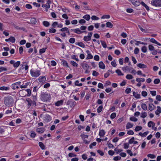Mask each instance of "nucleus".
I'll use <instances>...</instances> for the list:
<instances>
[{"mask_svg": "<svg viewBox=\"0 0 161 161\" xmlns=\"http://www.w3.org/2000/svg\"><path fill=\"white\" fill-rule=\"evenodd\" d=\"M14 103V100L12 97L8 96L4 98V103L8 106H12Z\"/></svg>", "mask_w": 161, "mask_h": 161, "instance_id": "nucleus-1", "label": "nucleus"}, {"mask_svg": "<svg viewBox=\"0 0 161 161\" xmlns=\"http://www.w3.org/2000/svg\"><path fill=\"white\" fill-rule=\"evenodd\" d=\"M41 100L44 102H47L50 100L51 96L47 92H42L40 96Z\"/></svg>", "mask_w": 161, "mask_h": 161, "instance_id": "nucleus-2", "label": "nucleus"}, {"mask_svg": "<svg viewBox=\"0 0 161 161\" xmlns=\"http://www.w3.org/2000/svg\"><path fill=\"white\" fill-rule=\"evenodd\" d=\"M19 94L22 97L26 96L30 97L31 94V90L30 89L21 90L19 91Z\"/></svg>", "mask_w": 161, "mask_h": 161, "instance_id": "nucleus-3", "label": "nucleus"}, {"mask_svg": "<svg viewBox=\"0 0 161 161\" xmlns=\"http://www.w3.org/2000/svg\"><path fill=\"white\" fill-rule=\"evenodd\" d=\"M31 75L32 76L34 77H37L39 76L41 74V71L40 70H36L33 71L31 69L30 71Z\"/></svg>", "mask_w": 161, "mask_h": 161, "instance_id": "nucleus-4", "label": "nucleus"}, {"mask_svg": "<svg viewBox=\"0 0 161 161\" xmlns=\"http://www.w3.org/2000/svg\"><path fill=\"white\" fill-rule=\"evenodd\" d=\"M151 4L155 7H160L161 6V0H152Z\"/></svg>", "mask_w": 161, "mask_h": 161, "instance_id": "nucleus-5", "label": "nucleus"}, {"mask_svg": "<svg viewBox=\"0 0 161 161\" xmlns=\"http://www.w3.org/2000/svg\"><path fill=\"white\" fill-rule=\"evenodd\" d=\"M9 63L11 64H13V66L16 68H18L20 64V61H17V62H15L14 60H10L9 61Z\"/></svg>", "mask_w": 161, "mask_h": 161, "instance_id": "nucleus-6", "label": "nucleus"}, {"mask_svg": "<svg viewBox=\"0 0 161 161\" xmlns=\"http://www.w3.org/2000/svg\"><path fill=\"white\" fill-rule=\"evenodd\" d=\"M92 35V32H89L87 36H85L84 37L83 40L86 42L91 40Z\"/></svg>", "mask_w": 161, "mask_h": 161, "instance_id": "nucleus-7", "label": "nucleus"}, {"mask_svg": "<svg viewBox=\"0 0 161 161\" xmlns=\"http://www.w3.org/2000/svg\"><path fill=\"white\" fill-rule=\"evenodd\" d=\"M26 101L28 103V108H30L31 106L36 105V103L35 100L32 101L30 98H28L26 100Z\"/></svg>", "mask_w": 161, "mask_h": 161, "instance_id": "nucleus-8", "label": "nucleus"}, {"mask_svg": "<svg viewBox=\"0 0 161 161\" xmlns=\"http://www.w3.org/2000/svg\"><path fill=\"white\" fill-rule=\"evenodd\" d=\"M80 136L81 137V138L83 140V142L86 144H89L90 141H88L86 140H85L86 138H87L88 137V136L87 135H85L84 134H81L80 135Z\"/></svg>", "mask_w": 161, "mask_h": 161, "instance_id": "nucleus-9", "label": "nucleus"}, {"mask_svg": "<svg viewBox=\"0 0 161 161\" xmlns=\"http://www.w3.org/2000/svg\"><path fill=\"white\" fill-rule=\"evenodd\" d=\"M44 121L46 123L52 120V118L49 114H46L44 118Z\"/></svg>", "mask_w": 161, "mask_h": 161, "instance_id": "nucleus-10", "label": "nucleus"}, {"mask_svg": "<svg viewBox=\"0 0 161 161\" xmlns=\"http://www.w3.org/2000/svg\"><path fill=\"white\" fill-rule=\"evenodd\" d=\"M21 84V82L18 81L14 84H12V87L13 89L14 90H15L16 89H18L19 88V87L18 86V85H19L20 86Z\"/></svg>", "mask_w": 161, "mask_h": 161, "instance_id": "nucleus-11", "label": "nucleus"}, {"mask_svg": "<svg viewBox=\"0 0 161 161\" xmlns=\"http://www.w3.org/2000/svg\"><path fill=\"white\" fill-rule=\"evenodd\" d=\"M38 80L40 83H44L46 81V78L45 76H42L38 78Z\"/></svg>", "mask_w": 161, "mask_h": 161, "instance_id": "nucleus-12", "label": "nucleus"}, {"mask_svg": "<svg viewBox=\"0 0 161 161\" xmlns=\"http://www.w3.org/2000/svg\"><path fill=\"white\" fill-rule=\"evenodd\" d=\"M67 103L68 105L70 104L71 107H74L76 105V102L72 100H69Z\"/></svg>", "mask_w": 161, "mask_h": 161, "instance_id": "nucleus-13", "label": "nucleus"}, {"mask_svg": "<svg viewBox=\"0 0 161 161\" xmlns=\"http://www.w3.org/2000/svg\"><path fill=\"white\" fill-rule=\"evenodd\" d=\"M5 41L6 42H10L12 43H14L15 42V39L14 37L13 36H11L8 39H6Z\"/></svg>", "mask_w": 161, "mask_h": 161, "instance_id": "nucleus-14", "label": "nucleus"}, {"mask_svg": "<svg viewBox=\"0 0 161 161\" xmlns=\"http://www.w3.org/2000/svg\"><path fill=\"white\" fill-rule=\"evenodd\" d=\"M51 3V1L50 0H48L47 1V3L46 4H43L42 5V7L43 8L46 7L47 8H49L50 6V4Z\"/></svg>", "mask_w": 161, "mask_h": 161, "instance_id": "nucleus-15", "label": "nucleus"}, {"mask_svg": "<svg viewBox=\"0 0 161 161\" xmlns=\"http://www.w3.org/2000/svg\"><path fill=\"white\" fill-rule=\"evenodd\" d=\"M31 84L30 82H28L25 83H23V85H21L20 87L21 88H26L29 85Z\"/></svg>", "mask_w": 161, "mask_h": 161, "instance_id": "nucleus-16", "label": "nucleus"}, {"mask_svg": "<svg viewBox=\"0 0 161 161\" xmlns=\"http://www.w3.org/2000/svg\"><path fill=\"white\" fill-rule=\"evenodd\" d=\"M86 52L87 54V57L86 58V59H91L93 58V56L91 54L89 50H87Z\"/></svg>", "mask_w": 161, "mask_h": 161, "instance_id": "nucleus-17", "label": "nucleus"}, {"mask_svg": "<svg viewBox=\"0 0 161 161\" xmlns=\"http://www.w3.org/2000/svg\"><path fill=\"white\" fill-rule=\"evenodd\" d=\"M150 41L151 42H152L154 43H155V44H156L158 46H161V44L160 43H159L157 41H156L154 38H152L150 40Z\"/></svg>", "mask_w": 161, "mask_h": 161, "instance_id": "nucleus-18", "label": "nucleus"}, {"mask_svg": "<svg viewBox=\"0 0 161 161\" xmlns=\"http://www.w3.org/2000/svg\"><path fill=\"white\" fill-rule=\"evenodd\" d=\"M45 129L42 127L38 128L36 130V131L37 132L41 134L43 133Z\"/></svg>", "mask_w": 161, "mask_h": 161, "instance_id": "nucleus-19", "label": "nucleus"}, {"mask_svg": "<svg viewBox=\"0 0 161 161\" xmlns=\"http://www.w3.org/2000/svg\"><path fill=\"white\" fill-rule=\"evenodd\" d=\"M155 123L152 121H150L148 123V126L149 127H152L153 129H154V127L155 126Z\"/></svg>", "mask_w": 161, "mask_h": 161, "instance_id": "nucleus-20", "label": "nucleus"}, {"mask_svg": "<svg viewBox=\"0 0 161 161\" xmlns=\"http://www.w3.org/2000/svg\"><path fill=\"white\" fill-rule=\"evenodd\" d=\"M137 66L140 68L144 69L147 67V66L144 64L139 63L137 64Z\"/></svg>", "mask_w": 161, "mask_h": 161, "instance_id": "nucleus-21", "label": "nucleus"}, {"mask_svg": "<svg viewBox=\"0 0 161 161\" xmlns=\"http://www.w3.org/2000/svg\"><path fill=\"white\" fill-rule=\"evenodd\" d=\"M99 67L102 69H104L105 68V66L103 62L101 61L99 63Z\"/></svg>", "mask_w": 161, "mask_h": 161, "instance_id": "nucleus-22", "label": "nucleus"}, {"mask_svg": "<svg viewBox=\"0 0 161 161\" xmlns=\"http://www.w3.org/2000/svg\"><path fill=\"white\" fill-rule=\"evenodd\" d=\"M105 133V131L104 130H100L99 131V135L100 137H102L104 136Z\"/></svg>", "mask_w": 161, "mask_h": 161, "instance_id": "nucleus-23", "label": "nucleus"}, {"mask_svg": "<svg viewBox=\"0 0 161 161\" xmlns=\"http://www.w3.org/2000/svg\"><path fill=\"white\" fill-rule=\"evenodd\" d=\"M81 65L84 69H88L89 68V66L86 63H82L81 64Z\"/></svg>", "mask_w": 161, "mask_h": 161, "instance_id": "nucleus-24", "label": "nucleus"}, {"mask_svg": "<svg viewBox=\"0 0 161 161\" xmlns=\"http://www.w3.org/2000/svg\"><path fill=\"white\" fill-rule=\"evenodd\" d=\"M157 108V109L155 111V113L156 115H159V114L161 113V109L159 106H158Z\"/></svg>", "mask_w": 161, "mask_h": 161, "instance_id": "nucleus-25", "label": "nucleus"}, {"mask_svg": "<svg viewBox=\"0 0 161 161\" xmlns=\"http://www.w3.org/2000/svg\"><path fill=\"white\" fill-rule=\"evenodd\" d=\"M75 44L76 45H78L79 46L83 48L85 47V45L83 42H76Z\"/></svg>", "mask_w": 161, "mask_h": 161, "instance_id": "nucleus-26", "label": "nucleus"}, {"mask_svg": "<svg viewBox=\"0 0 161 161\" xmlns=\"http://www.w3.org/2000/svg\"><path fill=\"white\" fill-rule=\"evenodd\" d=\"M133 96L136 99H138L140 98V95L137 93L135 92H133Z\"/></svg>", "mask_w": 161, "mask_h": 161, "instance_id": "nucleus-27", "label": "nucleus"}, {"mask_svg": "<svg viewBox=\"0 0 161 161\" xmlns=\"http://www.w3.org/2000/svg\"><path fill=\"white\" fill-rule=\"evenodd\" d=\"M133 126V124H131L129 122L127 124L126 129H128L130 128H132Z\"/></svg>", "mask_w": 161, "mask_h": 161, "instance_id": "nucleus-28", "label": "nucleus"}, {"mask_svg": "<svg viewBox=\"0 0 161 161\" xmlns=\"http://www.w3.org/2000/svg\"><path fill=\"white\" fill-rule=\"evenodd\" d=\"M62 62L63 63V65L64 66H65L67 68L69 67L68 64L66 61L64 59H62Z\"/></svg>", "mask_w": 161, "mask_h": 161, "instance_id": "nucleus-29", "label": "nucleus"}, {"mask_svg": "<svg viewBox=\"0 0 161 161\" xmlns=\"http://www.w3.org/2000/svg\"><path fill=\"white\" fill-rule=\"evenodd\" d=\"M63 100H60L58 101L55 103V105L57 106H59L60 105H61L63 104Z\"/></svg>", "mask_w": 161, "mask_h": 161, "instance_id": "nucleus-30", "label": "nucleus"}, {"mask_svg": "<svg viewBox=\"0 0 161 161\" xmlns=\"http://www.w3.org/2000/svg\"><path fill=\"white\" fill-rule=\"evenodd\" d=\"M149 109L150 111H152L154 109L155 106L153 103H150L149 104Z\"/></svg>", "mask_w": 161, "mask_h": 161, "instance_id": "nucleus-31", "label": "nucleus"}, {"mask_svg": "<svg viewBox=\"0 0 161 161\" xmlns=\"http://www.w3.org/2000/svg\"><path fill=\"white\" fill-rule=\"evenodd\" d=\"M141 4L147 10L149 11V7L146 5L144 2H141Z\"/></svg>", "mask_w": 161, "mask_h": 161, "instance_id": "nucleus-32", "label": "nucleus"}, {"mask_svg": "<svg viewBox=\"0 0 161 161\" xmlns=\"http://www.w3.org/2000/svg\"><path fill=\"white\" fill-rule=\"evenodd\" d=\"M39 145L42 149L43 150L45 148V147L42 142H39Z\"/></svg>", "mask_w": 161, "mask_h": 161, "instance_id": "nucleus-33", "label": "nucleus"}, {"mask_svg": "<svg viewBox=\"0 0 161 161\" xmlns=\"http://www.w3.org/2000/svg\"><path fill=\"white\" fill-rule=\"evenodd\" d=\"M116 73L117 74V75L119 76L123 75L124 74L122 73L121 71L119 69H118L115 71Z\"/></svg>", "mask_w": 161, "mask_h": 161, "instance_id": "nucleus-34", "label": "nucleus"}, {"mask_svg": "<svg viewBox=\"0 0 161 161\" xmlns=\"http://www.w3.org/2000/svg\"><path fill=\"white\" fill-rule=\"evenodd\" d=\"M106 27L110 28H112L113 27V25L111 22H108L106 23Z\"/></svg>", "mask_w": 161, "mask_h": 161, "instance_id": "nucleus-35", "label": "nucleus"}, {"mask_svg": "<svg viewBox=\"0 0 161 161\" xmlns=\"http://www.w3.org/2000/svg\"><path fill=\"white\" fill-rule=\"evenodd\" d=\"M131 69L129 68L128 66H126L125 67H123L122 68V70L123 71H125V72L126 71H130V70Z\"/></svg>", "mask_w": 161, "mask_h": 161, "instance_id": "nucleus-36", "label": "nucleus"}, {"mask_svg": "<svg viewBox=\"0 0 161 161\" xmlns=\"http://www.w3.org/2000/svg\"><path fill=\"white\" fill-rule=\"evenodd\" d=\"M31 22L32 24H36L37 22L36 18H31Z\"/></svg>", "mask_w": 161, "mask_h": 161, "instance_id": "nucleus-37", "label": "nucleus"}, {"mask_svg": "<svg viewBox=\"0 0 161 161\" xmlns=\"http://www.w3.org/2000/svg\"><path fill=\"white\" fill-rule=\"evenodd\" d=\"M75 32L78 34H80L82 33V31H81L79 28H77L74 29Z\"/></svg>", "mask_w": 161, "mask_h": 161, "instance_id": "nucleus-38", "label": "nucleus"}, {"mask_svg": "<svg viewBox=\"0 0 161 161\" xmlns=\"http://www.w3.org/2000/svg\"><path fill=\"white\" fill-rule=\"evenodd\" d=\"M47 48V47H46L45 48H43L41 49H40L39 50V53L40 54H42L45 53L46 51V50Z\"/></svg>", "mask_w": 161, "mask_h": 161, "instance_id": "nucleus-39", "label": "nucleus"}, {"mask_svg": "<svg viewBox=\"0 0 161 161\" xmlns=\"http://www.w3.org/2000/svg\"><path fill=\"white\" fill-rule=\"evenodd\" d=\"M83 18L85 19L86 20H89L90 19V16L89 14H86L83 16Z\"/></svg>", "mask_w": 161, "mask_h": 161, "instance_id": "nucleus-40", "label": "nucleus"}, {"mask_svg": "<svg viewBox=\"0 0 161 161\" xmlns=\"http://www.w3.org/2000/svg\"><path fill=\"white\" fill-rule=\"evenodd\" d=\"M141 107L143 110L145 111L147 109V106L145 103H143L142 104Z\"/></svg>", "mask_w": 161, "mask_h": 161, "instance_id": "nucleus-41", "label": "nucleus"}, {"mask_svg": "<svg viewBox=\"0 0 161 161\" xmlns=\"http://www.w3.org/2000/svg\"><path fill=\"white\" fill-rule=\"evenodd\" d=\"M142 129V127L141 126H136L135 129V131L136 132L141 130Z\"/></svg>", "mask_w": 161, "mask_h": 161, "instance_id": "nucleus-42", "label": "nucleus"}, {"mask_svg": "<svg viewBox=\"0 0 161 161\" xmlns=\"http://www.w3.org/2000/svg\"><path fill=\"white\" fill-rule=\"evenodd\" d=\"M43 24L45 27H48L50 25L49 23L46 21L43 22Z\"/></svg>", "mask_w": 161, "mask_h": 161, "instance_id": "nucleus-43", "label": "nucleus"}, {"mask_svg": "<svg viewBox=\"0 0 161 161\" xmlns=\"http://www.w3.org/2000/svg\"><path fill=\"white\" fill-rule=\"evenodd\" d=\"M70 63L72 65L75 67H77L78 66V64L73 61H71L70 62Z\"/></svg>", "mask_w": 161, "mask_h": 161, "instance_id": "nucleus-44", "label": "nucleus"}, {"mask_svg": "<svg viewBox=\"0 0 161 161\" xmlns=\"http://www.w3.org/2000/svg\"><path fill=\"white\" fill-rule=\"evenodd\" d=\"M9 89V87H5L4 86H2L0 87V90H7Z\"/></svg>", "mask_w": 161, "mask_h": 161, "instance_id": "nucleus-45", "label": "nucleus"}, {"mask_svg": "<svg viewBox=\"0 0 161 161\" xmlns=\"http://www.w3.org/2000/svg\"><path fill=\"white\" fill-rule=\"evenodd\" d=\"M36 136V133L34 131H31L30 136L31 138H34Z\"/></svg>", "mask_w": 161, "mask_h": 161, "instance_id": "nucleus-46", "label": "nucleus"}, {"mask_svg": "<svg viewBox=\"0 0 161 161\" xmlns=\"http://www.w3.org/2000/svg\"><path fill=\"white\" fill-rule=\"evenodd\" d=\"M147 116V114L145 112H142L141 113V117L142 118H145Z\"/></svg>", "mask_w": 161, "mask_h": 161, "instance_id": "nucleus-47", "label": "nucleus"}, {"mask_svg": "<svg viewBox=\"0 0 161 161\" xmlns=\"http://www.w3.org/2000/svg\"><path fill=\"white\" fill-rule=\"evenodd\" d=\"M101 44L103 46V47L104 48H106L107 47V44H106V43L104 41H101Z\"/></svg>", "mask_w": 161, "mask_h": 161, "instance_id": "nucleus-48", "label": "nucleus"}, {"mask_svg": "<svg viewBox=\"0 0 161 161\" xmlns=\"http://www.w3.org/2000/svg\"><path fill=\"white\" fill-rule=\"evenodd\" d=\"M75 39L74 38H71L69 40V42L72 44L74 43L75 42Z\"/></svg>", "mask_w": 161, "mask_h": 161, "instance_id": "nucleus-49", "label": "nucleus"}, {"mask_svg": "<svg viewBox=\"0 0 161 161\" xmlns=\"http://www.w3.org/2000/svg\"><path fill=\"white\" fill-rule=\"evenodd\" d=\"M140 4H141V3H140L139 1H135L133 4V5H134L135 6H139Z\"/></svg>", "mask_w": 161, "mask_h": 161, "instance_id": "nucleus-50", "label": "nucleus"}, {"mask_svg": "<svg viewBox=\"0 0 161 161\" xmlns=\"http://www.w3.org/2000/svg\"><path fill=\"white\" fill-rule=\"evenodd\" d=\"M147 156L148 157L150 158H151L153 159L155 158L156 156L153 154H147Z\"/></svg>", "mask_w": 161, "mask_h": 161, "instance_id": "nucleus-51", "label": "nucleus"}, {"mask_svg": "<svg viewBox=\"0 0 161 161\" xmlns=\"http://www.w3.org/2000/svg\"><path fill=\"white\" fill-rule=\"evenodd\" d=\"M110 18V16L109 15H103L101 17L102 19H108Z\"/></svg>", "mask_w": 161, "mask_h": 161, "instance_id": "nucleus-52", "label": "nucleus"}, {"mask_svg": "<svg viewBox=\"0 0 161 161\" xmlns=\"http://www.w3.org/2000/svg\"><path fill=\"white\" fill-rule=\"evenodd\" d=\"M142 51L144 53H146L147 51V48L145 46L142 47L141 48Z\"/></svg>", "mask_w": 161, "mask_h": 161, "instance_id": "nucleus-53", "label": "nucleus"}, {"mask_svg": "<svg viewBox=\"0 0 161 161\" xmlns=\"http://www.w3.org/2000/svg\"><path fill=\"white\" fill-rule=\"evenodd\" d=\"M126 78L128 80H130L133 78V76L130 74H128L126 75Z\"/></svg>", "mask_w": 161, "mask_h": 161, "instance_id": "nucleus-54", "label": "nucleus"}, {"mask_svg": "<svg viewBox=\"0 0 161 161\" xmlns=\"http://www.w3.org/2000/svg\"><path fill=\"white\" fill-rule=\"evenodd\" d=\"M103 108V106L102 105L99 106L97 109V112L98 113L101 112Z\"/></svg>", "mask_w": 161, "mask_h": 161, "instance_id": "nucleus-55", "label": "nucleus"}, {"mask_svg": "<svg viewBox=\"0 0 161 161\" xmlns=\"http://www.w3.org/2000/svg\"><path fill=\"white\" fill-rule=\"evenodd\" d=\"M130 120L134 122H136L138 120L137 119L135 118L134 117H130Z\"/></svg>", "mask_w": 161, "mask_h": 161, "instance_id": "nucleus-56", "label": "nucleus"}, {"mask_svg": "<svg viewBox=\"0 0 161 161\" xmlns=\"http://www.w3.org/2000/svg\"><path fill=\"white\" fill-rule=\"evenodd\" d=\"M148 48L149 50L151 51L154 50H155L154 47L151 45H149L148 46Z\"/></svg>", "mask_w": 161, "mask_h": 161, "instance_id": "nucleus-57", "label": "nucleus"}, {"mask_svg": "<svg viewBox=\"0 0 161 161\" xmlns=\"http://www.w3.org/2000/svg\"><path fill=\"white\" fill-rule=\"evenodd\" d=\"M56 31V30L54 28H51L49 30V32L51 33H55Z\"/></svg>", "mask_w": 161, "mask_h": 161, "instance_id": "nucleus-58", "label": "nucleus"}, {"mask_svg": "<svg viewBox=\"0 0 161 161\" xmlns=\"http://www.w3.org/2000/svg\"><path fill=\"white\" fill-rule=\"evenodd\" d=\"M131 88L129 87L127 88L125 90V92L127 94H129L131 92Z\"/></svg>", "mask_w": 161, "mask_h": 161, "instance_id": "nucleus-59", "label": "nucleus"}, {"mask_svg": "<svg viewBox=\"0 0 161 161\" xmlns=\"http://www.w3.org/2000/svg\"><path fill=\"white\" fill-rule=\"evenodd\" d=\"M116 116V114L115 113H113L110 115V117L112 119H114Z\"/></svg>", "mask_w": 161, "mask_h": 161, "instance_id": "nucleus-60", "label": "nucleus"}, {"mask_svg": "<svg viewBox=\"0 0 161 161\" xmlns=\"http://www.w3.org/2000/svg\"><path fill=\"white\" fill-rule=\"evenodd\" d=\"M160 82V80L159 79H156L154 80V83L155 84H157L159 83Z\"/></svg>", "mask_w": 161, "mask_h": 161, "instance_id": "nucleus-61", "label": "nucleus"}, {"mask_svg": "<svg viewBox=\"0 0 161 161\" xmlns=\"http://www.w3.org/2000/svg\"><path fill=\"white\" fill-rule=\"evenodd\" d=\"M129 143H125L124 144V148L126 149L128 148L129 147Z\"/></svg>", "mask_w": 161, "mask_h": 161, "instance_id": "nucleus-62", "label": "nucleus"}, {"mask_svg": "<svg viewBox=\"0 0 161 161\" xmlns=\"http://www.w3.org/2000/svg\"><path fill=\"white\" fill-rule=\"evenodd\" d=\"M91 19L93 20H97L99 19V18L95 15H93L92 16Z\"/></svg>", "mask_w": 161, "mask_h": 161, "instance_id": "nucleus-63", "label": "nucleus"}, {"mask_svg": "<svg viewBox=\"0 0 161 161\" xmlns=\"http://www.w3.org/2000/svg\"><path fill=\"white\" fill-rule=\"evenodd\" d=\"M58 25V23L57 22H54L52 24V26L53 28H55Z\"/></svg>", "mask_w": 161, "mask_h": 161, "instance_id": "nucleus-64", "label": "nucleus"}]
</instances>
